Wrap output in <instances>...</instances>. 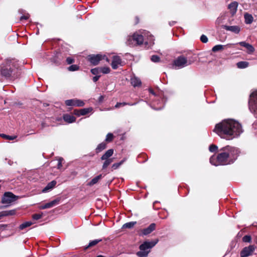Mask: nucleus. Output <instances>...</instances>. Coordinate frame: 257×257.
Returning a JSON list of instances; mask_svg holds the SVG:
<instances>
[{"instance_id":"4c0bfd02","label":"nucleus","mask_w":257,"mask_h":257,"mask_svg":"<svg viewBox=\"0 0 257 257\" xmlns=\"http://www.w3.org/2000/svg\"><path fill=\"white\" fill-rule=\"evenodd\" d=\"M0 136L2 138L6 139L7 140H13L17 138L16 136H11L6 135L3 134H1Z\"/></svg>"},{"instance_id":"423d86ee","label":"nucleus","mask_w":257,"mask_h":257,"mask_svg":"<svg viewBox=\"0 0 257 257\" xmlns=\"http://www.w3.org/2000/svg\"><path fill=\"white\" fill-rule=\"evenodd\" d=\"M248 106L249 110L257 117V91L252 92L250 95Z\"/></svg>"},{"instance_id":"f8f14e48","label":"nucleus","mask_w":257,"mask_h":257,"mask_svg":"<svg viewBox=\"0 0 257 257\" xmlns=\"http://www.w3.org/2000/svg\"><path fill=\"white\" fill-rule=\"evenodd\" d=\"M255 249V246L253 245H250L247 247H244L240 252L241 257H247L252 254Z\"/></svg>"},{"instance_id":"f3484780","label":"nucleus","mask_w":257,"mask_h":257,"mask_svg":"<svg viewBox=\"0 0 257 257\" xmlns=\"http://www.w3.org/2000/svg\"><path fill=\"white\" fill-rule=\"evenodd\" d=\"M108 57H109V62L112 60L111 63L110 64H121V59L119 56L117 55H111L109 54L107 55Z\"/></svg>"},{"instance_id":"6e6d98bb","label":"nucleus","mask_w":257,"mask_h":257,"mask_svg":"<svg viewBox=\"0 0 257 257\" xmlns=\"http://www.w3.org/2000/svg\"><path fill=\"white\" fill-rule=\"evenodd\" d=\"M139 21H140L139 18L138 17L136 16L135 18V25L138 24L139 23Z\"/></svg>"},{"instance_id":"39448f33","label":"nucleus","mask_w":257,"mask_h":257,"mask_svg":"<svg viewBox=\"0 0 257 257\" xmlns=\"http://www.w3.org/2000/svg\"><path fill=\"white\" fill-rule=\"evenodd\" d=\"M87 59L91 64H97L102 60H105L106 62L109 63V57H108L106 55L101 54H91L87 56Z\"/></svg>"},{"instance_id":"0e129e2a","label":"nucleus","mask_w":257,"mask_h":257,"mask_svg":"<svg viewBox=\"0 0 257 257\" xmlns=\"http://www.w3.org/2000/svg\"><path fill=\"white\" fill-rule=\"evenodd\" d=\"M28 64L27 62H25L24 61L23 62V64Z\"/></svg>"},{"instance_id":"a18cd8bd","label":"nucleus","mask_w":257,"mask_h":257,"mask_svg":"<svg viewBox=\"0 0 257 257\" xmlns=\"http://www.w3.org/2000/svg\"><path fill=\"white\" fill-rule=\"evenodd\" d=\"M66 61L68 64H71L74 62V59L71 57H68L66 58Z\"/></svg>"},{"instance_id":"c85d7f7f","label":"nucleus","mask_w":257,"mask_h":257,"mask_svg":"<svg viewBox=\"0 0 257 257\" xmlns=\"http://www.w3.org/2000/svg\"><path fill=\"white\" fill-rule=\"evenodd\" d=\"M136 103H132L130 102H117L116 104L114 106L115 108H118L121 106H124L125 105H128L130 106H132L135 105Z\"/></svg>"},{"instance_id":"c03bdc74","label":"nucleus","mask_w":257,"mask_h":257,"mask_svg":"<svg viewBox=\"0 0 257 257\" xmlns=\"http://www.w3.org/2000/svg\"><path fill=\"white\" fill-rule=\"evenodd\" d=\"M200 40L202 43H206L208 42V38L206 36L202 35L200 37Z\"/></svg>"},{"instance_id":"ddd939ff","label":"nucleus","mask_w":257,"mask_h":257,"mask_svg":"<svg viewBox=\"0 0 257 257\" xmlns=\"http://www.w3.org/2000/svg\"><path fill=\"white\" fill-rule=\"evenodd\" d=\"M156 225L155 223H151L148 227L142 229L140 235H147L155 230Z\"/></svg>"},{"instance_id":"9d476101","label":"nucleus","mask_w":257,"mask_h":257,"mask_svg":"<svg viewBox=\"0 0 257 257\" xmlns=\"http://www.w3.org/2000/svg\"><path fill=\"white\" fill-rule=\"evenodd\" d=\"M67 106H83L85 104L83 101L77 99H71L66 100L65 102Z\"/></svg>"},{"instance_id":"603ef678","label":"nucleus","mask_w":257,"mask_h":257,"mask_svg":"<svg viewBox=\"0 0 257 257\" xmlns=\"http://www.w3.org/2000/svg\"><path fill=\"white\" fill-rule=\"evenodd\" d=\"M100 77V75H95L94 77H93V79H92L93 81L94 82H96V81H98V80L99 79Z\"/></svg>"},{"instance_id":"a878e982","label":"nucleus","mask_w":257,"mask_h":257,"mask_svg":"<svg viewBox=\"0 0 257 257\" xmlns=\"http://www.w3.org/2000/svg\"><path fill=\"white\" fill-rule=\"evenodd\" d=\"M136 224H137L136 221H131V222H127L122 225V229H125V228L131 229V228H133Z\"/></svg>"},{"instance_id":"bf43d9fd","label":"nucleus","mask_w":257,"mask_h":257,"mask_svg":"<svg viewBox=\"0 0 257 257\" xmlns=\"http://www.w3.org/2000/svg\"><path fill=\"white\" fill-rule=\"evenodd\" d=\"M5 216L4 211H2L0 212V219L2 218V217Z\"/></svg>"},{"instance_id":"412c9836","label":"nucleus","mask_w":257,"mask_h":257,"mask_svg":"<svg viewBox=\"0 0 257 257\" xmlns=\"http://www.w3.org/2000/svg\"><path fill=\"white\" fill-rule=\"evenodd\" d=\"M56 184V181L53 180L49 182L47 186L43 189V192H46L54 187Z\"/></svg>"},{"instance_id":"09e8293b","label":"nucleus","mask_w":257,"mask_h":257,"mask_svg":"<svg viewBox=\"0 0 257 257\" xmlns=\"http://www.w3.org/2000/svg\"><path fill=\"white\" fill-rule=\"evenodd\" d=\"M185 65H172V68L173 69L177 70V69H178L182 68Z\"/></svg>"},{"instance_id":"72a5a7b5","label":"nucleus","mask_w":257,"mask_h":257,"mask_svg":"<svg viewBox=\"0 0 257 257\" xmlns=\"http://www.w3.org/2000/svg\"><path fill=\"white\" fill-rule=\"evenodd\" d=\"M151 60L154 63H159L160 62V57L156 55H152L151 57Z\"/></svg>"},{"instance_id":"9b49d317","label":"nucleus","mask_w":257,"mask_h":257,"mask_svg":"<svg viewBox=\"0 0 257 257\" xmlns=\"http://www.w3.org/2000/svg\"><path fill=\"white\" fill-rule=\"evenodd\" d=\"M128 41H134L138 45L143 44L144 42V37L143 35L138 33H134V35L130 37Z\"/></svg>"},{"instance_id":"b1692460","label":"nucleus","mask_w":257,"mask_h":257,"mask_svg":"<svg viewBox=\"0 0 257 257\" xmlns=\"http://www.w3.org/2000/svg\"><path fill=\"white\" fill-rule=\"evenodd\" d=\"M244 21L245 24H250L252 23L253 20V18L251 15L249 14L248 13H245L244 15Z\"/></svg>"},{"instance_id":"58836bf2","label":"nucleus","mask_w":257,"mask_h":257,"mask_svg":"<svg viewBox=\"0 0 257 257\" xmlns=\"http://www.w3.org/2000/svg\"><path fill=\"white\" fill-rule=\"evenodd\" d=\"M5 216H12L16 214L15 210L4 211Z\"/></svg>"},{"instance_id":"aec40b11","label":"nucleus","mask_w":257,"mask_h":257,"mask_svg":"<svg viewBox=\"0 0 257 257\" xmlns=\"http://www.w3.org/2000/svg\"><path fill=\"white\" fill-rule=\"evenodd\" d=\"M63 119L68 123H72L75 121L76 118L73 115L66 114L63 115Z\"/></svg>"},{"instance_id":"0eeeda50","label":"nucleus","mask_w":257,"mask_h":257,"mask_svg":"<svg viewBox=\"0 0 257 257\" xmlns=\"http://www.w3.org/2000/svg\"><path fill=\"white\" fill-rule=\"evenodd\" d=\"M18 198V196L15 195L13 193L10 192L5 193L2 197V202L4 204H10L12 202L16 201Z\"/></svg>"},{"instance_id":"6e6552de","label":"nucleus","mask_w":257,"mask_h":257,"mask_svg":"<svg viewBox=\"0 0 257 257\" xmlns=\"http://www.w3.org/2000/svg\"><path fill=\"white\" fill-rule=\"evenodd\" d=\"M65 57V54L64 52L56 51L51 58V61L54 63H61L63 62Z\"/></svg>"},{"instance_id":"f03ea898","label":"nucleus","mask_w":257,"mask_h":257,"mask_svg":"<svg viewBox=\"0 0 257 257\" xmlns=\"http://www.w3.org/2000/svg\"><path fill=\"white\" fill-rule=\"evenodd\" d=\"M240 154L239 150L234 147L226 146L218 151L216 156H212L210 162L214 166L227 165L233 164Z\"/></svg>"},{"instance_id":"bb28decb","label":"nucleus","mask_w":257,"mask_h":257,"mask_svg":"<svg viewBox=\"0 0 257 257\" xmlns=\"http://www.w3.org/2000/svg\"><path fill=\"white\" fill-rule=\"evenodd\" d=\"M104 161L102 169H105L113 161V158L103 159Z\"/></svg>"},{"instance_id":"c756f323","label":"nucleus","mask_w":257,"mask_h":257,"mask_svg":"<svg viewBox=\"0 0 257 257\" xmlns=\"http://www.w3.org/2000/svg\"><path fill=\"white\" fill-rule=\"evenodd\" d=\"M101 239H94L93 240H91L89 242L88 245L85 247V248H88L90 247H92L93 246L96 245L98 243L101 241Z\"/></svg>"},{"instance_id":"7c9ffc66","label":"nucleus","mask_w":257,"mask_h":257,"mask_svg":"<svg viewBox=\"0 0 257 257\" xmlns=\"http://www.w3.org/2000/svg\"><path fill=\"white\" fill-rule=\"evenodd\" d=\"M225 46L222 45H217L214 46L212 49V51L213 52H216L218 51H222L224 49Z\"/></svg>"},{"instance_id":"8fccbe9b","label":"nucleus","mask_w":257,"mask_h":257,"mask_svg":"<svg viewBox=\"0 0 257 257\" xmlns=\"http://www.w3.org/2000/svg\"><path fill=\"white\" fill-rule=\"evenodd\" d=\"M80 112V109H74L73 111V113L75 115L78 116H81Z\"/></svg>"},{"instance_id":"5fc2aeb1","label":"nucleus","mask_w":257,"mask_h":257,"mask_svg":"<svg viewBox=\"0 0 257 257\" xmlns=\"http://www.w3.org/2000/svg\"><path fill=\"white\" fill-rule=\"evenodd\" d=\"M41 125L42 129L48 126L46 122H43V121L41 122Z\"/></svg>"},{"instance_id":"680f3d73","label":"nucleus","mask_w":257,"mask_h":257,"mask_svg":"<svg viewBox=\"0 0 257 257\" xmlns=\"http://www.w3.org/2000/svg\"><path fill=\"white\" fill-rule=\"evenodd\" d=\"M113 69L115 70L118 68V65H111Z\"/></svg>"},{"instance_id":"37998d69","label":"nucleus","mask_w":257,"mask_h":257,"mask_svg":"<svg viewBox=\"0 0 257 257\" xmlns=\"http://www.w3.org/2000/svg\"><path fill=\"white\" fill-rule=\"evenodd\" d=\"M251 240V236L248 235H245L242 237V241L244 242H250Z\"/></svg>"},{"instance_id":"49530a36","label":"nucleus","mask_w":257,"mask_h":257,"mask_svg":"<svg viewBox=\"0 0 257 257\" xmlns=\"http://www.w3.org/2000/svg\"><path fill=\"white\" fill-rule=\"evenodd\" d=\"M42 217V214H34L33 215V218L35 220H38L41 218Z\"/></svg>"},{"instance_id":"5701e85b","label":"nucleus","mask_w":257,"mask_h":257,"mask_svg":"<svg viewBox=\"0 0 257 257\" xmlns=\"http://www.w3.org/2000/svg\"><path fill=\"white\" fill-rule=\"evenodd\" d=\"M102 178V176L101 174H100L95 177L93 178L88 183V185L91 186L96 184L98 183V182Z\"/></svg>"},{"instance_id":"20e7f679","label":"nucleus","mask_w":257,"mask_h":257,"mask_svg":"<svg viewBox=\"0 0 257 257\" xmlns=\"http://www.w3.org/2000/svg\"><path fill=\"white\" fill-rule=\"evenodd\" d=\"M193 57H196V56L193 55L191 53H188L186 55H181L178 57L173 61V64H186L187 63L190 64L191 63L194 62L193 61L191 60Z\"/></svg>"},{"instance_id":"e433bc0d","label":"nucleus","mask_w":257,"mask_h":257,"mask_svg":"<svg viewBox=\"0 0 257 257\" xmlns=\"http://www.w3.org/2000/svg\"><path fill=\"white\" fill-rule=\"evenodd\" d=\"M124 161V160H122L119 163L113 164L111 166V169H112V170H116L117 168H118L123 164Z\"/></svg>"},{"instance_id":"393cba45","label":"nucleus","mask_w":257,"mask_h":257,"mask_svg":"<svg viewBox=\"0 0 257 257\" xmlns=\"http://www.w3.org/2000/svg\"><path fill=\"white\" fill-rule=\"evenodd\" d=\"M106 148V144L105 142H102L97 146L95 149V152L96 154H98L104 150Z\"/></svg>"},{"instance_id":"4468645a","label":"nucleus","mask_w":257,"mask_h":257,"mask_svg":"<svg viewBox=\"0 0 257 257\" xmlns=\"http://www.w3.org/2000/svg\"><path fill=\"white\" fill-rule=\"evenodd\" d=\"M60 202V199H56L50 202L46 203L45 204L40 206V208L41 209H45L46 208H51L59 204Z\"/></svg>"},{"instance_id":"13d9d810","label":"nucleus","mask_w":257,"mask_h":257,"mask_svg":"<svg viewBox=\"0 0 257 257\" xmlns=\"http://www.w3.org/2000/svg\"><path fill=\"white\" fill-rule=\"evenodd\" d=\"M248 65H237V67L239 69H243L246 68Z\"/></svg>"},{"instance_id":"473e14b6","label":"nucleus","mask_w":257,"mask_h":257,"mask_svg":"<svg viewBox=\"0 0 257 257\" xmlns=\"http://www.w3.org/2000/svg\"><path fill=\"white\" fill-rule=\"evenodd\" d=\"M32 224V222L31 221H27L21 224L19 226V228L21 230H23V229L31 226Z\"/></svg>"},{"instance_id":"f257e3e1","label":"nucleus","mask_w":257,"mask_h":257,"mask_svg":"<svg viewBox=\"0 0 257 257\" xmlns=\"http://www.w3.org/2000/svg\"><path fill=\"white\" fill-rule=\"evenodd\" d=\"M213 132L221 138L231 140L242 133L241 124L232 119H226L216 124Z\"/></svg>"},{"instance_id":"4be33fe9","label":"nucleus","mask_w":257,"mask_h":257,"mask_svg":"<svg viewBox=\"0 0 257 257\" xmlns=\"http://www.w3.org/2000/svg\"><path fill=\"white\" fill-rule=\"evenodd\" d=\"M113 154V150L111 149L108 150L100 158L101 160L106 159H110V157L112 156Z\"/></svg>"},{"instance_id":"ea45409f","label":"nucleus","mask_w":257,"mask_h":257,"mask_svg":"<svg viewBox=\"0 0 257 257\" xmlns=\"http://www.w3.org/2000/svg\"><path fill=\"white\" fill-rule=\"evenodd\" d=\"M91 72L93 75H99L98 74L100 73V67L92 69Z\"/></svg>"},{"instance_id":"7ed1b4c3","label":"nucleus","mask_w":257,"mask_h":257,"mask_svg":"<svg viewBox=\"0 0 257 257\" xmlns=\"http://www.w3.org/2000/svg\"><path fill=\"white\" fill-rule=\"evenodd\" d=\"M22 69L19 65H3L1 68L2 76L6 77L17 78L21 73Z\"/></svg>"},{"instance_id":"69168bd1","label":"nucleus","mask_w":257,"mask_h":257,"mask_svg":"<svg viewBox=\"0 0 257 257\" xmlns=\"http://www.w3.org/2000/svg\"><path fill=\"white\" fill-rule=\"evenodd\" d=\"M216 23H218V24L219 23V20H218V19L216 20Z\"/></svg>"},{"instance_id":"dca6fc26","label":"nucleus","mask_w":257,"mask_h":257,"mask_svg":"<svg viewBox=\"0 0 257 257\" xmlns=\"http://www.w3.org/2000/svg\"><path fill=\"white\" fill-rule=\"evenodd\" d=\"M238 44L240 46L244 47L246 49L247 52L249 54H251L254 51V48L249 43L245 42H240Z\"/></svg>"},{"instance_id":"4d7b16f0","label":"nucleus","mask_w":257,"mask_h":257,"mask_svg":"<svg viewBox=\"0 0 257 257\" xmlns=\"http://www.w3.org/2000/svg\"><path fill=\"white\" fill-rule=\"evenodd\" d=\"M61 167H62L61 160L59 159L58 164V168L60 169Z\"/></svg>"},{"instance_id":"de8ad7c7","label":"nucleus","mask_w":257,"mask_h":257,"mask_svg":"<svg viewBox=\"0 0 257 257\" xmlns=\"http://www.w3.org/2000/svg\"><path fill=\"white\" fill-rule=\"evenodd\" d=\"M19 61H17L14 59H11L8 61L7 64H15L16 63L18 62Z\"/></svg>"},{"instance_id":"a19ab883","label":"nucleus","mask_w":257,"mask_h":257,"mask_svg":"<svg viewBox=\"0 0 257 257\" xmlns=\"http://www.w3.org/2000/svg\"><path fill=\"white\" fill-rule=\"evenodd\" d=\"M68 70L70 71H74L78 70L79 69L78 65H70L69 67L67 68Z\"/></svg>"},{"instance_id":"cd10ccee","label":"nucleus","mask_w":257,"mask_h":257,"mask_svg":"<svg viewBox=\"0 0 257 257\" xmlns=\"http://www.w3.org/2000/svg\"><path fill=\"white\" fill-rule=\"evenodd\" d=\"M149 252L150 250H140L137 252V255L139 257H147Z\"/></svg>"},{"instance_id":"864d4df0","label":"nucleus","mask_w":257,"mask_h":257,"mask_svg":"<svg viewBox=\"0 0 257 257\" xmlns=\"http://www.w3.org/2000/svg\"><path fill=\"white\" fill-rule=\"evenodd\" d=\"M236 64L237 65H246L248 64V62L245 61H240L237 62Z\"/></svg>"},{"instance_id":"79ce46f5","label":"nucleus","mask_w":257,"mask_h":257,"mask_svg":"<svg viewBox=\"0 0 257 257\" xmlns=\"http://www.w3.org/2000/svg\"><path fill=\"white\" fill-rule=\"evenodd\" d=\"M209 151L211 152H215L218 150V147L215 145H211L209 148Z\"/></svg>"},{"instance_id":"a211bd4d","label":"nucleus","mask_w":257,"mask_h":257,"mask_svg":"<svg viewBox=\"0 0 257 257\" xmlns=\"http://www.w3.org/2000/svg\"><path fill=\"white\" fill-rule=\"evenodd\" d=\"M131 83L135 87L141 86L142 82L140 78L134 76L131 78Z\"/></svg>"},{"instance_id":"c9c22d12","label":"nucleus","mask_w":257,"mask_h":257,"mask_svg":"<svg viewBox=\"0 0 257 257\" xmlns=\"http://www.w3.org/2000/svg\"><path fill=\"white\" fill-rule=\"evenodd\" d=\"M100 73H102L103 74H107L109 73L110 71V69L108 67H100Z\"/></svg>"},{"instance_id":"1a4fd4ad","label":"nucleus","mask_w":257,"mask_h":257,"mask_svg":"<svg viewBox=\"0 0 257 257\" xmlns=\"http://www.w3.org/2000/svg\"><path fill=\"white\" fill-rule=\"evenodd\" d=\"M159 241L158 239H156L151 241H146L141 244L139 246L140 250H147L154 247Z\"/></svg>"},{"instance_id":"e2e57ef3","label":"nucleus","mask_w":257,"mask_h":257,"mask_svg":"<svg viewBox=\"0 0 257 257\" xmlns=\"http://www.w3.org/2000/svg\"><path fill=\"white\" fill-rule=\"evenodd\" d=\"M149 91H150V93H151L152 94H153V95H155V92H154V91L153 90H152V89H150L149 90Z\"/></svg>"},{"instance_id":"3c124183","label":"nucleus","mask_w":257,"mask_h":257,"mask_svg":"<svg viewBox=\"0 0 257 257\" xmlns=\"http://www.w3.org/2000/svg\"><path fill=\"white\" fill-rule=\"evenodd\" d=\"M29 17L28 15H23L21 17L20 20L23 21V20H27L29 19Z\"/></svg>"},{"instance_id":"052dcab7","label":"nucleus","mask_w":257,"mask_h":257,"mask_svg":"<svg viewBox=\"0 0 257 257\" xmlns=\"http://www.w3.org/2000/svg\"><path fill=\"white\" fill-rule=\"evenodd\" d=\"M104 99V96L102 95H101L99 96L98 100L99 102H102Z\"/></svg>"},{"instance_id":"2f4dec72","label":"nucleus","mask_w":257,"mask_h":257,"mask_svg":"<svg viewBox=\"0 0 257 257\" xmlns=\"http://www.w3.org/2000/svg\"><path fill=\"white\" fill-rule=\"evenodd\" d=\"M92 110V108H84L80 109V115H84L90 112Z\"/></svg>"},{"instance_id":"f704fd0d","label":"nucleus","mask_w":257,"mask_h":257,"mask_svg":"<svg viewBox=\"0 0 257 257\" xmlns=\"http://www.w3.org/2000/svg\"><path fill=\"white\" fill-rule=\"evenodd\" d=\"M114 138L113 135L112 133H108L106 136L105 142H111Z\"/></svg>"},{"instance_id":"2eb2a0df","label":"nucleus","mask_w":257,"mask_h":257,"mask_svg":"<svg viewBox=\"0 0 257 257\" xmlns=\"http://www.w3.org/2000/svg\"><path fill=\"white\" fill-rule=\"evenodd\" d=\"M221 27L227 31L232 32L235 34H238L240 31V29L238 26H226L222 25Z\"/></svg>"},{"instance_id":"6ab92c4d","label":"nucleus","mask_w":257,"mask_h":257,"mask_svg":"<svg viewBox=\"0 0 257 257\" xmlns=\"http://www.w3.org/2000/svg\"><path fill=\"white\" fill-rule=\"evenodd\" d=\"M238 3L236 2H231L228 6V8L230 10L231 13L234 14L237 11Z\"/></svg>"}]
</instances>
